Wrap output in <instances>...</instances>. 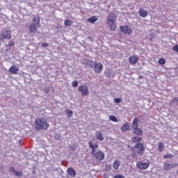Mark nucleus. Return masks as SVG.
I'll return each mask as SVG.
<instances>
[{
  "label": "nucleus",
  "instance_id": "17",
  "mask_svg": "<svg viewBox=\"0 0 178 178\" xmlns=\"http://www.w3.org/2000/svg\"><path fill=\"white\" fill-rule=\"evenodd\" d=\"M67 173L71 177H76V170L73 169V168H69L67 170Z\"/></svg>",
  "mask_w": 178,
  "mask_h": 178
},
{
  "label": "nucleus",
  "instance_id": "29",
  "mask_svg": "<svg viewBox=\"0 0 178 178\" xmlns=\"http://www.w3.org/2000/svg\"><path fill=\"white\" fill-rule=\"evenodd\" d=\"M64 24L67 27H70V26H72V21L70 19H67L65 21Z\"/></svg>",
  "mask_w": 178,
  "mask_h": 178
},
{
  "label": "nucleus",
  "instance_id": "7",
  "mask_svg": "<svg viewBox=\"0 0 178 178\" xmlns=\"http://www.w3.org/2000/svg\"><path fill=\"white\" fill-rule=\"evenodd\" d=\"M78 91L81 93V95H83V97H87V95H89L90 94V91H88V88L86 85L79 86Z\"/></svg>",
  "mask_w": 178,
  "mask_h": 178
},
{
  "label": "nucleus",
  "instance_id": "34",
  "mask_svg": "<svg viewBox=\"0 0 178 178\" xmlns=\"http://www.w3.org/2000/svg\"><path fill=\"white\" fill-rule=\"evenodd\" d=\"M72 87H78L79 82L77 81H74L72 82Z\"/></svg>",
  "mask_w": 178,
  "mask_h": 178
},
{
  "label": "nucleus",
  "instance_id": "41",
  "mask_svg": "<svg viewBox=\"0 0 178 178\" xmlns=\"http://www.w3.org/2000/svg\"><path fill=\"white\" fill-rule=\"evenodd\" d=\"M173 51H175V52H178V44L172 47Z\"/></svg>",
  "mask_w": 178,
  "mask_h": 178
},
{
  "label": "nucleus",
  "instance_id": "31",
  "mask_svg": "<svg viewBox=\"0 0 178 178\" xmlns=\"http://www.w3.org/2000/svg\"><path fill=\"white\" fill-rule=\"evenodd\" d=\"M14 174L17 177H20L23 176V172H22L21 171H16Z\"/></svg>",
  "mask_w": 178,
  "mask_h": 178
},
{
  "label": "nucleus",
  "instance_id": "23",
  "mask_svg": "<svg viewBox=\"0 0 178 178\" xmlns=\"http://www.w3.org/2000/svg\"><path fill=\"white\" fill-rule=\"evenodd\" d=\"M97 140H99V141H104V136H102V134L101 131H97L95 134Z\"/></svg>",
  "mask_w": 178,
  "mask_h": 178
},
{
  "label": "nucleus",
  "instance_id": "28",
  "mask_svg": "<svg viewBox=\"0 0 178 178\" xmlns=\"http://www.w3.org/2000/svg\"><path fill=\"white\" fill-rule=\"evenodd\" d=\"M33 22L35 23L37 26H40V17H33Z\"/></svg>",
  "mask_w": 178,
  "mask_h": 178
},
{
  "label": "nucleus",
  "instance_id": "1",
  "mask_svg": "<svg viewBox=\"0 0 178 178\" xmlns=\"http://www.w3.org/2000/svg\"><path fill=\"white\" fill-rule=\"evenodd\" d=\"M116 19H118V16L113 13H111L107 16L106 23L108 26H109L111 31H115V30H116V27H118V25H116Z\"/></svg>",
  "mask_w": 178,
  "mask_h": 178
},
{
  "label": "nucleus",
  "instance_id": "43",
  "mask_svg": "<svg viewBox=\"0 0 178 178\" xmlns=\"http://www.w3.org/2000/svg\"><path fill=\"white\" fill-rule=\"evenodd\" d=\"M42 47H49V44H48L47 42H44V43L42 44Z\"/></svg>",
  "mask_w": 178,
  "mask_h": 178
},
{
  "label": "nucleus",
  "instance_id": "2",
  "mask_svg": "<svg viewBox=\"0 0 178 178\" xmlns=\"http://www.w3.org/2000/svg\"><path fill=\"white\" fill-rule=\"evenodd\" d=\"M35 123L37 130H48L49 127V123L45 118H36Z\"/></svg>",
  "mask_w": 178,
  "mask_h": 178
},
{
  "label": "nucleus",
  "instance_id": "20",
  "mask_svg": "<svg viewBox=\"0 0 178 178\" xmlns=\"http://www.w3.org/2000/svg\"><path fill=\"white\" fill-rule=\"evenodd\" d=\"M9 72L12 73V74H17V72H19V68L16 67V65H12L10 69Z\"/></svg>",
  "mask_w": 178,
  "mask_h": 178
},
{
  "label": "nucleus",
  "instance_id": "32",
  "mask_svg": "<svg viewBox=\"0 0 178 178\" xmlns=\"http://www.w3.org/2000/svg\"><path fill=\"white\" fill-rule=\"evenodd\" d=\"M159 65H165V63H166V60H165V58H160L159 60Z\"/></svg>",
  "mask_w": 178,
  "mask_h": 178
},
{
  "label": "nucleus",
  "instance_id": "26",
  "mask_svg": "<svg viewBox=\"0 0 178 178\" xmlns=\"http://www.w3.org/2000/svg\"><path fill=\"white\" fill-rule=\"evenodd\" d=\"M163 148H165V145L163 143H159L158 145V149L159 152H162V151H163Z\"/></svg>",
  "mask_w": 178,
  "mask_h": 178
},
{
  "label": "nucleus",
  "instance_id": "15",
  "mask_svg": "<svg viewBox=\"0 0 178 178\" xmlns=\"http://www.w3.org/2000/svg\"><path fill=\"white\" fill-rule=\"evenodd\" d=\"M83 63L88 67H94V65H95L94 61H92V60H90V58H86L83 60Z\"/></svg>",
  "mask_w": 178,
  "mask_h": 178
},
{
  "label": "nucleus",
  "instance_id": "27",
  "mask_svg": "<svg viewBox=\"0 0 178 178\" xmlns=\"http://www.w3.org/2000/svg\"><path fill=\"white\" fill-rule=\"evenodd\" d=\"M108 119H110V120H111V122H119L118 120V118H116V116L113 115H109L108 116Z\"/></svg>",
  "mask_w": 178,
  "mask_h": 178
},
{
  "label": "nucleus",
  "instance_id": "38",
  "mask_svg": "<svg viewBox=\"0 0 178 178\" xmlns=\"http://www.w3.org/2000/svg\"><path fill=\"white\" fill-rule=\"evenodd\" d=\"M14 46H15V43L11 40L10 42L8 44H7L6 47L10 48V47H14Z\"/></svg>",
  "mask_w": 178,
  "mask_h": 178
},
{
  "label": "nucleus",
  "instance_id": "21",
  "mask_svg": "<svg viewBox=\"0 0 178 178\" xmlns=\"http://www.w3.org/2000/svg\"><path fill=\"white\" fill-rule=\"evenodd\" d=\"M171 106H178V97L172 98L170 102Z\"/></svg>",
  "mask_w": 178,
  "mask_h": 178
},
{
  "label": "nucleus",
  "instance_id": "35",
  "mask_svg": "<svg viewBox=\"0 0 178 178\" xmlns=\"http://www.w3.org/2000/svg\"><path fill=\"white\" fill-rule=\"evenodd\" d=\"M164 159H167L168 158H173V155L172 154H166L163 156Z\"/></svg>",
  "mask_w": 178,
  "mask_h": 178
},
{
  "label": "nucleus",
  "instance_id": "45",
  "mask_svg": "<svg viewBox=\"0 0 178 178\" xmlns=\"http://www.w3.org/2000/svg\"><path fill=\"white\" fill-rule=\"evenodd\" d=\"M6 51H10V47H6Z\"/></svg>",
  "mask_w": 178,
  "mask_h": 178
},
{
  "label": "nucleus",
  "instance_id": "36",
  "mask_svg": "<svg viewBox=\"0 0 178 178\" xmlns=\"http://www.w3.org/2000/svg\"><path fill=\"white\" fill-rule=\"evenodd\" d=\"M67 115L68 118H72V116H73V111H69L67 113Z\"/></svg>",
  "mask_w": 178,
  "mask_h": 178
},
{
  "label": "nucleus",
  "instance_id": "44",
  "mask_svg": "<svg viewBox=\"0 0 178 178\" xmlns=\"http://www.w3.org/2000/svg\"><path fill=\"white\" fill-rule=\"evenodd\" d=\"M103 177H104V178H109V177L108 176L107 174H104V175H103Z\"/></svg>",
  "mask_w": 178,
  "mask_h": 178
},
{
  "label": "nucleus",
  "instance_id": "10",
  "mask_svg": "<svg viewBox=\"0 0 178 178\" xmlns=\"http://www.w3.org/2000/svg\"><path fill=\"white\" fill-rule=\"evenodd\" d=\"M149 162H146V163H143L141 161H138L136 163V166L138 169H142L145 170V169H148V168H149Z\"/></svg>",
  "mask_w": 178,
  "mask_h": 178
},
{
  "label": "nucleus",
  "instance_id": "39",
  "mask_svg": "<svg viewBox=\"0 0 178 178\" xmlns=\"http://www.w3.org/2000/svg\"><path fill=\"white\" fill-rule=\"evenodd\" d=\"M114 178H126V177H124V176H123L120 174H118V175H115Z\"/></svg>",
  "mask_w": 178,
  "mask_h": 178
},
{
  "label": "nucleus",
  "instance_id": "46",
  "mask_svg": "<svg viewBox=\"0 0 178 178\" xmlns=\"http://www.w3.org/2000/svg\"><path fill=\"white\" fill-rule=\"evenodd\" d=\"M0 47H1V43H0Z\"/></svg>",
  "mask_w": 178,
  "mask_h": 178
},
{
  "label": "nucleus",
  "instance_id": "42",
  "mask_svg": "<svg viewBox=\"0 0 178 178\" xmlns=\"http://www.w3.org/2000/svg\"><path fill=\"white\" fill-rule=\"evenodd\" d=\"M10 172H12L13 173H15L16 172V168H15V167H11L10 168Z\"/></svg>",
  "mask_w": 178,
  "mask_h": 178
},
{
  "label": "nucleus",
  "instance_id": "11",
  "mask_svg": "<svg viewBox=\"0 0 178 178\" xmlns=\"http://www.w3.org/2000/svg\"><path fill=\"white\" fill-rule=\"evenodd\" d=\"M93 68L95 72V73H101V72H102V70H104V65H102V63H95L93 65Z\"/></svg>",
  "mask_w": 178,
  "mask_h": 178
},
{
  "label": "nucleus",
  "instance_id": "16",
  "mask_svg": "<svg viewBox=\"0 0 178 178\" xmlns=\"http://www.w3.org/2000/svg\"><path fill=\"white\" fill-rule=\"evenodd\" d=\"M104 74H106V77H113V76H115V72L113 71V70L106 68Z\"/></svg>",
  "mask_w": 178,
  "mask_h": 178
},
{
  "label": "nucleus",
  "instance_id": "13",
  "mask_svg": "<svg viewBox=\"0 0 178 178\" xmlns=\"http://www.w3.org/2000/svg\"><path fill=\"white\" fill-rule=\"evenodd\" d=\"M39 26L37 25V24L35 23H32L29 29V32L31 33V34H35V33H37V27H38Z\"/></svg>",
  "mask_w": 178,
  "mask_h": 178
},
{
  "label": "nucleus",
  "instance_id": "14",
  "mask_svg": "<svg viewBox=\"0 0 178 178\" xmlns=\"http://www.w3.org/2000/svg\"><path fill=\"white\" fill-rule=\"evenodd\" d=\"M130 127H131L130 123L127 122L122 125L121 131H123L124 133H126V131H130V130H131Z\"/></svg>",
  "mask_w": 178,
  "mask_h": 178
},
{
  "label": "nucleus",
  "instance_id": "24",
  "mask_svg": "<svg viewBox=\"0 0 178 178\" xmlns=\"http://www.w3.org/2000/svg\"><path fill=\"white\" fill-rule=\"evenodd\" d=\"M119 166H120V162L119 161H115L113 163V168L115 169V170H118L119 169Z\"/></svg>",
  "mask_w": 178,
  "mask_h": 178
},
{
  "label": "nucleus",
  "instance_id": "12",
  "mask_svg": "<svg viewBox=\"0 0 178 178\" xmlns=\"http://www.w3.org/2000/svg\"><path fill=\"white\" fill-rule=\"evenodd\" d=\"M88 145H89V148H91V152H90V154L91 155H94V153L95 152V149H97V148H98L99 145L97 143H92V141L90 140L88 142Z\"/></svg>",
  "mask_w": 178,
  "mask_h": 178
},
{
  "label": "nucleus",
  "instance_id": "40",
  "mask_svg": "<svg viewBox=\"0 0 178 178\" xmlns=\"http://www.w3.org/2000/svg\"><path fill=\"white\" fill-rule=\"evenodd\" d=\"M44 92H46V94H48V92H49V86H46L44 88Z\"/></svg>",
  "mask_w": 178,
  "mask_h": 178
},
{
  "label": "nucleus",
  "instance_id": "4",
  "mask_svg": "<svg viewBox=\"0 0 178 178\" xmlns=\"http://www.w3.org/2000/svg\"><path fill=\"white\" fill-rule=\"evenodd\" d=\"M10 38H12V31L8 28H4L3 31L0 33V41L10 40Z\"/></svg>",
  "mask_w": 178,
  "mask_h": 178
},
{
  "label": "nucleus",
  "instance_id": "30",
  "mask_svg": "<svg viewBox=\"0 0 178 178\" xmlns=\"http://www.w3.org/2000/svg\"><path fill=\"white\" fill-rule=\"evenodd\" d=\"M123 102V99L122 98H115L114 99V102L115 104H120V102Z\"/></svg>",
  "mask_w": 178,
  "mask_h": 178
},
{
  "label": "nucleus",
  "instance_id": "18",
  "mask_svg": "<svg viewBox=\"0 0 178 178\" xmlns=\"http://www.w3.org/2000/svg\"><path fill=\"white\" fill-rule=\"evenodd\" d=\"M143 140V138L136 136L131 138V141L133 143H135L136 144H140L141 141Z\"/></svg>",
  "mask_w": 178,
  "mask_h": 178
},
{
  "label": "nucleus",
  "instance_id": "37",
  "mask_svg": "<svg viewBox=\"0 0 178 178\" xmlns=\"http://www.w3.org/2000/svg\"><path fill=\"white\" fill-rule=\"evenodd\" d=\"M111 169H112V165H106V172H109V170H111Z\"/></svg>",
  "mask_w": 178,
  "mask_h": 178
},
{
  "label": "nucleus",
  "instance_id": "8",
  "mask_svg": "<svg viewBox=\"0 0 178 178\" xmlns=\"http://www.w3.org/2000/svg\"><path fill=\"white\" fill-rule=\"evenodd\" d=\"M177 166H178L177 163H169V161H167L164 163L163 165V169L164 170H170V169H173V168H176Z\"/></svg>",
  "mask_w": 178,
  "mask_h": 178
},
{
  "label": "nucleus",
  "instance_id": "3",
  "mask_svg": "<svg viewBox=\"0 0 178 178\" xmlns=\"http://www.w3.org/2000/svg\"><path fill=\"white\" fill-rule=\"evenodd\" d=\"M139 122L140 120L138 118H135L132 122L133 134H135V136H143V129L138 128Z\"/></svg>",
  "mask_w": 178,
  "mask_h": 178
},
{
  "label": "nucleus",
  "instance_id": "9",
  "mask_svg": "<svg viewBox=\"0 0 178 178\" xmlns=\"http://www.w3.org/2000/svg\"><path fill=\"white\" fill-rule=\"evenodd\" d=\"M120 31L121 33H123V34H133V30H131L127 25L120 26Z\"/></svg>",
  "mask_w": 178,
  "mask_h": 178
},
{
  "label": "nucleus",
  "instance_id": "25",
  "mask_svg": "<svg viewBox=\"0 0 178 178\" xmlns=\"http://www.w3.org/2000/svg\"><path fill=\"white\" fill-rule=\"evenodd\" d=\"M98 20V18L95 16H92L90 18L88 19V22H89V23H95V22H97Z\"/></svg>",
  "mask_w": 178,
  "mask_h": 178
},
{
  "label": "nucleus",
  "instance_id": "19",
  "mask_svg": "<svg viewBox=\"0 0 178 178\" xmlns=\"http://www.w3.org/2000/svg\"><path fill=\"white\" fill-rule=\"evenodd\" d=\"M138 13L140 17H147L148 16V11L143 9H139Z\"/></svg>",
  "mask_w": 178,
  "mask_h": 178
},
{
  "label": "nucleus",
  "instance_id": "6",
  "mask_svg": "<svg viewBox=\"0 0 178 178\" xmlns=\"http://www.w3.org/2000/svg\"><path fill=\"white\" fill-rule=\"evenodd\" d=\"M92 156H94L96 161H98L99 162H101V161H104V159H105V153L102 152L101 150L95 152Z\"/></svg>",
  "mask_w": 178,
  "mask_h": 178
},
{
  "label": "nucleus",
  "instance_id": "22",
  "mask_svg": "<svg viewBox=\"0 0 178 178\" xmlns=\"http://www.w3.org/2000/svg\"><path fill=\"white\" fill-rule=\"evenodd\" d=\"M129 60L131 65H136V63H137V61L138 60V58L134 56H131L129 57Z\"/></svg>",
  "mask_w": 178,
  "mask_h": 178
},
{
  "label": "nucleus",
  "instance_id": "5",
  "mask_svg": "<svg viewBox=\"0 0 178 178\" xmlns=\"http://www.w3.org/2000/svg\"><path fill=\"white\" fill-rule=\"evenodd\" d=\"M131 151H136L138 155H144L145 153V147L143 143H137L131 148Z\"/></svg>",
  "mask_w": 178,
  "mask_h": 178
},
{
  "label": "nucleus",
  "instance_id": "33",
  "mask_svg": "<svg viewBox=\"0 0 178 178\" xmlns=\"http://www.w3.org/2000/svg\"><path fill=\"white\" fill-rule=\"evenodd\" d=\"M137 154L138 153L136 150L132 151V154H131L132 158H137V156H138Z\"/></svg>",
  "mask_w": 178,
  "mask_h": 178
}]
</instances>
